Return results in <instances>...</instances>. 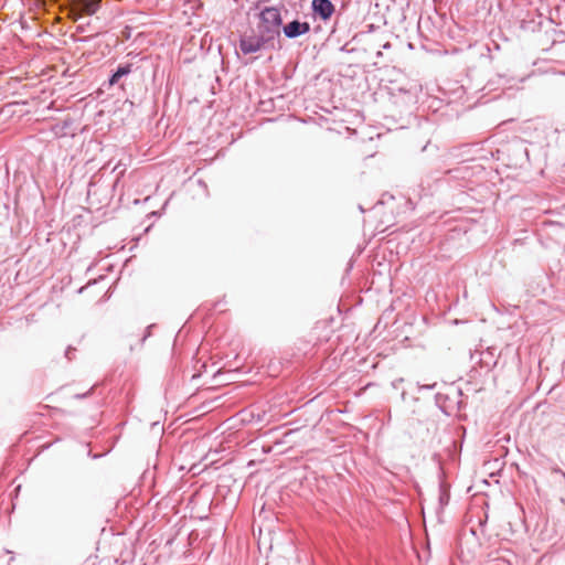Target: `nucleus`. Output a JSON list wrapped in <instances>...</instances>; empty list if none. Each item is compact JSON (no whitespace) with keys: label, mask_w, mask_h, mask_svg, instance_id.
Instances as JSON below:
<instances>
[{"label":"nucleus","mask_w":565,"mask_h":565,"mask_svg":"<svg viewBox=\"0 0 565 565\" xmlns=\"http://www.w3.org/2000/svg\"><path fill=\"white\" fill-rule=\"evenodd\" d=\"M70 14L72 17V19L74 21H76L77 19H79L84 13L83 11L81 10L79 6L77 4V2L72 7L71 11H70Z\"/></svg>","instance_id":"0eeeda50"},{"label":"nucleus","mask_w":565,"mask_h":565,"mask_svg":"<svg viewBox=\"0 0 565 565\" xmlns=\"http://www.w3.org/2000/svg\"><path fill=\"white\" fill-rule=\"evenodd\" d=\"M310 31V25L307 22L292 21L284 26V33L287 38H297Z\"/></svg>","instance_id":"20e7f679"},{"label":"nucleus","mask_w":565,"mask_h":565,"mask_svg":"<svg viewBox=\"0 0 565 565\" xmlns=\"http://www.w3.org/2000/svg\"><path fill=\"white\" fill-rule=\"evenodd\" d=\"M100 0H78L77 4L86 15L94 14L99 8Z\"/></svg>","instance_id":"39448f33"},{"label":"nucleus","mask_w":565,"mask_h":565,"mask_svg":"<svg viewBox=\"0 0 565 565\" xmlns=\"http://www.w3.org/2000/svg\"><path fill=\"white\" fill-rule=\"evenodd\" d=\"M281 22L280 11L277 8H265L260 12V33L265 35L266 39L271 40L275 35L279 34V26Z\"/></svg>","instance_id":"f257e3e1"},{"label":"nucleus","mask_w":565,"mask_h":565,"mask_svg":"<svg viewBox=\"0 0 565 565\" xmlns=\"http://www.w3.org/2000/svg\"><path fill=\"white\" fill-rule=\"evenodd\" d=\"M312 10L322 20H328L334 13V6L330 0H313Z\"/></svg>","instance_id":"7ed1b4c3"},{"label":"nucleus","mask_w":565,"mask_h":565,"mask_svg":"<svg viewBox=\"0 0 565 565\" xmlns=\"http://www.w3.org/2000/svg\"><path fill=\"white\" fill-rule=\"evenodd\" d=\"M131 72V66L130 65H125V66H120L114 74L113 76L110 77L109 79V84L110 85H115L119 82V79L129 74Z\"/></svg>","instance_id":"423d86ee"},{"label":"nucleus","mask_w":565,"mask_h":565,"mask_svg":"<svg viewBox=\"0 0 565 565\" xmlns=\"http://www.w3.org/2000/svg\"><path fill=\"white\" fill-rule=\"evenodd\" d=\"M266 41L269 40L263 34L259 38L248 36L241 40L239 47L244 54H250L259 51Z\"/></svg>","instance_id":"f03ea898"}]
</instances>
